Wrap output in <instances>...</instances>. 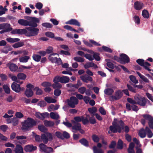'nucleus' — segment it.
<instances>
[{"mask_svg": "<svg viewBox=\"0 0 153 153\" xmlns=\"http://www.w3.org/2000/svg\"><path fill=\"white\" fill-rule=\"evenodd\" d=\"M41 139L46 144L48 142V138L47 137V135L46 134V132L45 134H41Z\"/></svg>", "mask_w": 153, "mask_h": 153, "instance_id": "bb28decb", "label": "nucleus"}, {"mask_svg": "<svg viewBox=\"0 0 153 153\" xmlns=\"http://www.w3.org/2000/svg\"><path fill=\"white\" fill-rule=\"evenodd\" d=\"M45 100L48 103H54L56 102V100L50 96H47L45 98Z\"/></svg>", "mask_w": 153, "mask_h": 153, "instance_id": "412c9836", "label": "nucleus"}, {"mask_svg": "<svg viewBox=\"0 0 153 153\" xmlns=\"http://www.w3.org/2000/svg\"><path fill=\"white\" fill-rule=\"evenodd\" d=\"M142 117L143 118L141 120V123L143 125H145L146 121H148L149 122H150L153 120L152 117L149 114H144L142 115Z\"/></svg>", "mask_w": 153, "mask_h": 153, "instance_id": "9d476101", "label": "nucleus"}, {"mask_svg": "<svg viewBox=\"0 0 153 153\" xmlns=\"http://www.w3.org/2000/svg\"><path fill=\"white\" fill-rule=\"evenodd\" d=\"M6 40L8 42L12 43L19 42L20 40L19 38H12L11 37L7 38H6Z\"/></svg>", "mask_w": 153, "mask_h": 153, "instance_id": "393cba45", "label": "nucleus"}, {"mask_svg": "<svg viewBox=\"0 0 153 153\" xmlns=\"http://www.w3.org/2000/svg\"><path fill=\"white\" fill-rule=\"evenodd\" d=\"M65 23L67 24L74 25L78 27L80 26V23L76 19H71L66 22Z\"/></svg>", "mask_w": 153, "mask_h": 153, "instance_id": "2eb2a0df", "label": "nucleus"}, {"mask_svg": "<svg viewBox=\"0 0 153 153\" xmlns=\"http://www.w3.org/2000/svg\"><path fill=\"white\" fill-rule=\"evenodd\" d=\"M7 66L9 67L10 70L11 71H16L18 69V67L16 64L9 63L7 64Z\"/></svg>", "mask_w": 153, "mask_h": 153, "instance_id": "dca6fc26", "label": "nucleus"}, {"mask_svg": "<svg viewBox=\"0 0 153 153\" xmlns=\"http://www.w3.org/2000/svg\"><path fill=\"white\" fill-rule=\"evenodd\" d=\"M32 136L35 138L36 141L38 142L40 140V137L39 135H37L34 132H32Z\"/></svg>", "mask_w": 153, "mask_h": 153, "instance_id": "0e129e2a", "label": "nucleus"}, {"mask_svg": "<svg viewBox=\"0 0 153 153\" xmlns=\"http://www.w3.org/2000/svg\"><path fill=\"white\" fill-rule=\"evenodd\" d=\"M94 65V63L93 62H89L85 64L84 67L85 69H88L89 68L93 67Z\"/></svg>", "mask_w": 153, "mask_h": 153, "instance_id": "de8ad7c7", "label": "nucleus"}, {"mask_svg": "<svg viewBox=\"0 0 153 153\" xmlns=\"http://www.w3.org/2000/svg\"><path fill=\"white\" fill-rule=\"evenodd\" d=\"M124 124L123 121L120 120L114 119L112 123V126L110 127L108 133L111 132H120L124 128Z\"/></svg>", "mask_w": 153, "mask_h": 153, "instance_id": "f257e3e1", "label": "nucleus"}, {"mask_svg": "<svg viewBox=\"0 0 153 153\" xmlns=\"http://www.w3.org/2000/svg\"><path fill=\"white\" fill-rule=\"evenodd\" d=\"M41 85L45 88H46L47 87H49L52 86V84L51 83L48 82H42Z\"/></svg>", "mask_w": 153, "mask_h": 153, "instance_id": "5fc2aeb1", "label": "nucleus"}, {"mask_svg": "<svg viewBox=\"0 0 153 153\" xmlns=\"http://www.w3.org/2000/svg\"><path fill=\"white\" fill-rule=\"evenodd\" d=\"M88 111L91 114L92 117H94V114L97 111V108L95 107H94L91 108H89Z\"/></svg>", "mask_w": 153, "mask_h": 153, "instance_id": "f704fd0d", "label": "nucleus"}, {"mask_svg": "<svg viewBox=\"0 0 153 153\" xmlns=\"http://www.w3.org/2000/svg\"><path fill=\"white\" fill-rule=\"evenodd\" d=\"M44 124L46 126H52L54 125V123L51 121L45 120L44 121Z\"/></svg>", "mask_w": 153, "mask_h": 153, "instance_id": "3c124183", "label": "nucleus"}, {"mask_svg": "<svg viewBox=\"0 0 153 153\" xmlns=\"http://www.w3.org/2000/svg\"><path fill=\"white\" fill-rule=\"evenodd\" d=\"M16 138L18 140V143L22 144H25L27 141V137L24 136H17Z\"/></svg>", "mask_w": 153, "mask_h": 153, "instance_id": "f3484780", "label": "nucleus"}, {"mask_svg": "<svg viewBox=\"0 0 153 153\" xmlns=\"http://www.w3.org/2000/svg\"><path fill=\"white\" fill-rule=\"evenodd\" d=\"M30 59V57L28 56H22L19 59V61L22 62H27L28 59Z\"/></svg>", "mask_w": 153, "mask_h": 153, "instance_id": "cd10ccee", "label": "nucleus"}, {"mask_svg": "<svg viewBox=\"0 0 153 153\" xmlns=\"http://www.w3.org/2000/svg\"><path fill=\"white\" fill-rule=\"evenodd\" d=\"M102 50L105 52H107L109 53H111L112 52V50L110 48L105 46H103L102 47Z\"/></svg>", "mask_w": 153, "mask_h": 153, "instance_id": "6e6d98bb", "label": "nucleus"}, {"mask_svg": "<svg viewBox=\"0 0 153 153\" xmlns=\"http://www.w3.org/2000/svg\"><path fill=\"white\" fill-rule=\"evenodd\" d=\"M27 29H26V27L24 28L23 29H18L17 30V33L18 34L22 35V34H25V36H27Z\"/></svg>", "mask_w": 153, "mask_h": 153, "instance_id": "a878e982", "label": "nucleus"}, {"mask_svg": "<svg viewBox=\"0 0 153 153\" xmlns=\"http://www.w3.org/2000/svg\"><path fill=\"white\" fill-rule=\"evenodd\" d=\"M53 48L51 46H49L46 50V53L48 54H52L53 52Z\"/></svg>", "mask_w": 153, "mask_h": 153, "instance_id": "bf43d9fd", "label": "nucleus"}, {"mask_svg": "<svg viewBox=\"0 0 153 153\" xmlns=\"http://www.w3.org/2000/svg\"><path fill=\"white\" fill-rule=\"evenodd\" d=\"M38 128L41 132L45 133L47 131V129L42 125L38 126Z\"/></svg>", "mask_w": 153, "mask_h": 153, "instance_id": "ea45409f", "label": "nucleus"}, {"mask_svg": "<svg viewBox=\"0 0 153 153\" xmlns=\"http://www.w3.org/2000/svg\"><path fill=\"white\" fill-rule=\"evenodd\" d=\"M139 135L141 138H144L146 136V130H144L143 129H141L139 132Z\"/></svg>", "mask_w": 153, "mask_h": 153, "instance_id": "58836bf2", "label": "nucleus"}, {"mask_svg": "<svg viewBox=\"0 0 153 153\" xmlns=\"http://www.w3.org/2000/svg\"><path fill=\"white\" fill-rule=\"evenodd\" d=\"M11 88L16 93H19L25 90L24 87L21 88L20 85L15 82H13L11 84Z\"/></svg>", "mask_w": 153, "mask_h": 153, "instance_id": "0eeeda50", "label": "nucleus"}, {"mask_svg": "<svg viewBox=\"0 0 153 153\" xmlns=\"http://www.w3.org/2000/svg\"><path fill=\"white\" fill-rule=\"evenodd\" d=\"M51 117L53 119H57L59 118L58 114L56 112H51L50 113Z\"/></svg>", "mask_w": 153, "mask_h": 153, "instance_id": "c756f323", "label": "nucleus"}, {"mask_svg": "<svg viewBox=\"0 0 153 153\" xmlns=\"http://www.w3.org/2000/svg\"><path fill=\"white\" fill-rule=\"evenodd\" d=\"M135 23L137 25H139L140 23V20L139 16H135L133 17Z\"/></svg>", "mask_w": 153, "mask_h": 153, "instance_id": "13d9d810", "label": "nucleus"}, {"mask_svg": "<svg viewBox=\"0 0 153 153\" xmlns=\"http://www.w3.org/2000/svg\"><path fill=\"white\" fill-rule=\"evenodd\" d=\"M13 29L10 27V25L8 23H2L0 24V30Z\"/></svg>", "mask_w": 153, "mask_h": 153, "instance_id": "aec40b11", "label": "nucleus"}, {"mask_svg": "<svg viewBox=\"0 0 153 153\" xmlns=\"http://www.w3.org/2000/svg\"><path fill=\"white\" fill-rule=\"evenodd\" d=\"M92 139L95 142H98L100 138L98 136L95 134H94L92 136Z\"/></svg>", "mask_w": 153, "mask_h": 153, "instance_id": "338daca9", "label": "nucleus"}, {"mask_svg": "<svg viewBox=\"0 0 153 153\" xmlns=\"http://www.w3.org/2000/svg\"><path fill=\"white\" fill-rule=\"evenodd\" d=\"M27 36L31 37L37 36L39 32V29L34 27H26Z\"/></svg>", "mask_w": 153, "mask_h": 153, "instance_id": "20e7f679", "label": "nucleus"}, {"mask_svg": "<svg viewBox=\"0 0 153 153\" xmlns=\"http://www.w3.org/2000/svg\"><path fill=\"white\" fill-rule=\"evenodd\" d=\"M79 142L83 145L87 146H88V141L85 139H82L79 140Z\"/></svg>", "mask_w": 153, "mask_h": 153, "instance_id": "680f3d73", "label": "nucleus"}, {"mask_svg": "<svg viewBox=\"0 0 153 153\" xmlns=\"http://www.w3.org/2000/svg\"><path fill=\"white\" fill-rule=\"evenodd\" d=\"M68 104L70 107L71 108H74L75 105L78 104V100L76 97L74 96H72L70 98V99L67 100Z\"/></svg>", "mask_w": 153, "mask_h": 153, "instance_id": "6e6552de", "label": "nucleus"}, {"mask_svg": "<svg viewBox=\"0 0 153 153\" xmlns=\"http://www.w3.org/2000/svg\"><path fill=\"white\" fill-rule=\"evenodd\" d=\"M70 79L68 77L63 76L60 77V82L62 83H66L68 82Z\"/></svg>", "mask_w": 153, "mask_h": 153, "instance_id": "5701e85b", "label": "nucleus"}, {"mask_svg": "<svg viewBox=\"0 0 153 153\" xmlns=\"http://www.w3.org/2000/svg\"><path fill=\"white\" fill-rule=\"evenodd\" d=\"M56 54H57L56 53L51 54L49 56L48 59L52 63L60 64L62 63L61 60L59 58L55 57V55Z\"/></svg>", "mask_w": 153, "mask_h": 153, "instance_id": "423d86ee", "label": "nucleus"}, {"mask_svg": "<svg viewBox=\"0 0 153 153\" xmlns=\"http://www.w3.org/2000/svg\"><path fill=\"white\" fill-rule=\"evenodd\" d=\"M33 59L36 62L39 61L41 59V56L39 55L36 54H33L32 56Z\"/></svg>", "mask_w": 153, "mask_h": 153, "instance_id": "37998d69", "label": "nucleus"}, {"mask_svg": "<svg viewBox=\"0 0 153 153\" xmlns=\"http://www.w3.org/2000/svg\"><path fill=\"white\" fill-rule=\"evenodd\" d=\"M37 147L32 144L25 146L24 148L25 151L27 152H31L37 149Z\"/></svg>", "mask_w": 153, "mask_h": 153, "instance_id": "f8f14e48", "label": "nucleus"}, {"mask_svg": "<svg viewBox=\"0 0 153 153\" xmlns=\"http://www.w3.org/2000/svg\"><path fill=\"white\" fill-rule=\"evenodd\" d=\"M52 86L54 89L57 88V89L60 88L62 87V85L59 83H54L52 85Z\"/></svg>", "mask_w": 153, "mask_h": 153, "instance_id": "49530a36", "label": "nucleus"}, {"mask_svg": "<svg viewBox=\"0 0 153 153\" xmlns=\"http://www.w3.org/2000/svg\"><path fill=\"white\" fill-rule=\"evenodd\" d=\"M42 25L46 28H51L53 27L52 24L48 23H44L42 24Z\"/></svg>", "mask_w": 153, "mask_h": 153, "instance_id": "4d7b16f0", "label": "nucleus"}, {"mask_svg": "<svg viewBox=\"0 0 153 153\" xmlns=\"http://www.w3.org/2000/svg\"><path fill=\"white\" fill-rule=\"evenodd\" d=\"M86 88L84 87H82L78 89V92L82 94L84 93L86 91Z\"/></svg>", "mask_w": 153, "mask_h": 153, "instance_id": "774afa93", "label": "nucleus"}, {"mask_svg": "<svg viewBox=\"0 0 153 153\" xmlns=\"http://www.w3.org/2000/svg\"><path fill=\"white\" fill-rule=\"evenodd\" d=\"M134 143H130L129 148L128 149V152L129 153H135L134 149Z\"/></svg>", "mask_w": 153, "mask_h": 153, "instance_id": "c85d7f7f", "label": "nucleus"}, {"mask_svg": "<svg viewBox=\"0 0 153 153\" xmlns=\"http://www.w3.org/2000/svg\"><path fill=\"white\" fill-rule=\"evenodd\" d=\"M136 62L141 66H144V60L143 59H138L136 60Z\"/></svg>", "mask_w": 153, "mask_h": 153, "instance_id": "864d4df0", "label": "nucleus"}, {"mask_svg": "<svg viewBox=\"0 0 153 153\" xmlns=\"http://www.w3.org/2000/svg\"><path fill=\"white\" fill-rule=\"evenodd\" d=\"M144 6L143 4L141 2L136 1L134 4V7L136 10H139L142 9Z\"/></svg>", "mask_w": 153, "mask_h": 153, "instance_id": "4468645a", "label": "nucleus"}, {"mask_svg": "<svg viewBox=\"0 0 153 153\" xmlns=\"http://www.w3.org/2000/svg\"><path fill=\"white\" fill-rule=\"evenodd\" d=\"M146 133L147 134L149 138H151L152 137L153 134L149 128L146 127Z\"/></svg>", "mask_w": 153, "mask_h": 153, "instance_id": "09e8293b", "label": "nucleus"}, {"mask_svg": "<svg viewBox=\"0 0 153 153\" xmlns=\"http://www.w3.org/2000/svg\"><path fill=\"white\" fill-rule=\"evenodd\" d=\"M65 29L69 30L71 31H74L75 32L79 33V31L76 30L75 29L72 28V27L68 25H65L63 27Z\"/></svg>", "mask_w": 153, "mask_h": 153, "instance_id": "c9c22d12", "label": "nucleus"}, {"mask_svg": "<svg viewBox=\"0 0 153 153\" xmlns=\"http://www.w3.org/2000/svg\"><path fill=\"white\" fill-rule=\"evenodd\" d=\"M110 60L109 59H106V61L107 62L106 65L109 68L111 69H114V65L112 62H110Z\"/></svg>", "mask_w": 153, "mask_h": 153, "instance_id": "a19ab883", "label": "nucleus"}, {"mask_svg": "<svg viewBox=\"0 0 153 153\" xmlns=\"http://www.w3.org/2000/svg\"><path fill=\"white\" fill-rule=\"evenodd\" d=\"M120 63L123 64L128 63L130 62V59L128 56L124 53H122L120 54Z\"/></svg>", "mask_w": 153, "mask_h": 153, "instance_id": "9b49d317", "label": "nucleus"}, {"mask_svg": "<svg viewBox=\"0 0 153 153\" xmlns=\"http://www.w3.org/2000/svg\"><path fill=\"white\" fill-rule=\"evenodd\" d=\"M36 124V122L30 118H28L22 123V128L24 131L29 130Z\"/></svg>", "mask_w": 153, "mask_h": 153, "instance_id": "7ed1b4c3", "label": "nucleus"}, {"mask_svg": "<svg viewBox=\"0 0 153 153\" xmlns=\"http://www.w3.org/2000/svg\"><path fill=\"white\" fill-rule=\"evenodd\" d=\"M112 88H108L104 90L105 94L108 95H111L114 92Z\"/></svg>", "mask_w": 153, "mask_h": 153, "instance_id": "7c9ffc66", "label": "nucleus"}, {"mask_svg": "<svg viewBox=\"0 0 153 153\" xmlns=\"http://www.w3.org/2000/svg\"><path fill=\"white\" fill-rule=\"evenodd\" d=\"M14 151L15 153H24L23 148L19 144L16 145Z\"/></svg>", "mask_w": 153, "mask_h": 153, "instance_id": "6ab92c4d", "label": "nucleus"}, {"mask_svg": "<svg viewBox=\"0 0 153 153\" xmlns=\"http://www.w3.org/2000/svg\"><path fill=\"white\" fill-rule=\"evenodd\" d=\"M123 93L126 96H129L128 91L127 89L122 90H117L115 92V96H122L123 95Z\"/></svg>", "mask_w": 153, "mask_h": 153, "instance_id": "a211bd4d", "label": "nucleus"}, {"mask_svg": "<svg viewBox=\"0 0 153 153\" xmlns=\"http://www.w3.org/2000/svg\"><path fill=\"white\" fill-rule=\"evenodd\" d=\"M93 58L96 60L99 61L100 60V57L99 56V54L98 53H95L93 55Z\"/></svg>", "mask_w": 153, "mask_h": 153, "instance_id": "e2e57ef3", "label": "nucleus"}, {"mask_svg": "<svg viewBox=\"0 0 153 153\" xmlns=\"http://www.w3.org/2000/svg\"><path fill=\"white\" fill-rule=\"evenodd\" d=\"M83 119V116H77L75 117L74 118V121L76 123H78L82 121V120Z\"/></svg>", "mask_w": 153, "mask_h": 153, "instance_id": "052dcab7", "label": "nucleus"}, {"mask_svg": "<svg viewBox=\"0 0 153 153\" xmlns=\"http://www.w3.org/2000/svg\"><path fill=\"white\" fill-rule=\"evenodd\" d=\"M142 14L143 17L146 19H148L149 17V13L146 10H144L142 12Z\"/></svg>", "mask_w": 153, "mask_h": 153, "instance_id": "4c0bfd02", "label": "nucleus"}, {"mask_svg": "<svg viewBox=\"0 0 153 153\" xmlns=\"http://www.w3.org/2000/svg\"><path fill=\"white\" fill-rule=\"evenodd\" d=\"M25 96H33V92L31 89L27 88L25 93Z\"/></svg>", "mask_w": 153, "mask_h": 153, "instance_id": "72a5a7b5", "label": "nucleus"}, {"mask_svg": "<svg viewBox=\"0 0 153 153\" xmlns=\"http://www.w3.org/2000/svg\"><path fill=\"white\" fill-rule=\"evenodd\" d=\"M93 150L94 153H104V151L101 148H98L96 146L93 147Z\"/></svg>", "mask_w": 153, "mask_h": 153, "instance_id": "2f4dec72", "label": "nucleus"}, {"mask_svg": "<svg viewBox=\"0 0 153 153\" xmlns=\"http://www.w3.org/2000/svg\"><path fill=\"white\" fill-rule=\"evenodd\" d=\"M129 78L130 80L134 83L137 84L138 83V80L136 79L135 77L133 75H130L129 76Z\"/></svg>", "mask_w": 153, "mask_h": 153, "instance_id": "603ef678", "label": "nucleus"}, {"mask_svg": "<svg viewBox=\"0 0 153 153\" xmlns=\"http://www.w3.org/2000/svg\"><path fill=\"white\" fill-rule=\"evenodd\" d=\"M17 42L12 45V47L14 48H18L23 46L24 45V43L23 42Z\"/></svg>", "mask_w": 153, "mask_h": 153, "instance_id": "e433bc0d", "label": "nucleus"}, {"mask_svg": "<svg viewBox=\"0 0 153 153\" xmlns=\"http://www.w3.org/2000/svg\"><path fill=\"white\" fill-rule=\"evenodd\" d=\"M17 77L19 80H25L26 78V75L23 73H19L17 75Z\"/></svg>", "mask_w": 153, "mask_h": 153, "instance_id": "473e14b6", "label": "nucleus"}, {"mask_svg": "<svg viewBox=\"0 0 153 153\" xmlns=\"http://www.w3.org/2000/svg\"><path fill=\"white\" fill-rule=\"evenodd\" d=\"M28 17V18H26L27 19L30 20L29 21L28 25L31 27H36L38 26L37 23L39 22V19L35 17Z\"/></svg>", "mask_w": 153, "mask_h": 153, "instance_id": "39448f33", "label": "nucleus"}, {"mask_svg": "<svg viewBox=\"0 0 153 153\" xmlns=\"http://www.w3.org/2000/svg\"><path fill=\"white\" fill-rule=\"evenodd\" d=\"M31 68L30 66H26L24 65H21L17 70V71L18 72H22L23 71V69H30Z\"/></svg>", "mask_w": 153, "mask_h": 153, "instance_id": "79ce46f5", "label": "nucleus"}, {"mask_svg": "<svg viewBox=\"0 0 153 153\" xmlns=\"http://www.w3.org/2000/svg\"><path fill=\"white\" fill-rule=\"evenodd\" d=\"M74 59L76 61L79 62H82L84 61V58L79 56L75 57Z\"/></svg>", "mask_w": 153, "mask_h": 153, "instance_id": "8fccbe9b", "label": "nucleus"}, {"mask_svg": "<svg viewBox=\"0 0 153 153\" xmlns=\"http://www.w3.org/2000/svg\"><path fill=\"white\" fill-rule=\"evenodd\" d=\"M3 88L5 93L8 94L10 93V89L7 85H4L3 86Z\"/></svg>", "mask_w": 153, "mask_h": 153, "instance_id": "c03bdc74", "label": "nucleus"}, {"mask_svg": "<svg viewBox=\"0 0 153 153\" xmlns=\"http://www.w3.org/2000/svg\"><path fill=\"white\" fill-rule=\"evenodd\" d=\"M40 148V151L45 152L47 146L46 145L43 143H41L40 144L39 146Z\"/></svg>", "mask_w": 153, "mask_h": 153, "instance_id": "a18cd8bd", "label": "nucleus"}, {"mask_svg": "<svg viewBox=\"0 0 153 153\" xmlns=\"http://www.w3.org/2000/svg\"><path fill=\"white\" fill-rule=\"evenodd\" d=\"M29 21L23 19H20L18 20V23L20 25L22 26H27L28 25Z\"/></svg>", "mask_w": 153, "mask_h": 153, "instance_id": "4be33fe9", "label": "nucleus"}, {"mask_svg": "<svg viewBox=\"0 0 153 153\" xmlns=\"http://www.w3.org/2000/svg\"><path fill=\"white\" fill-rule=\"evenodd\" d=\"M46 36L50 38H53L54 37V34L52 32H48L45 33Z\"/></svg>", "mask_w": 153, "mask_h": 153, "instance_id": "69168bd1", "label": "nucleus"}, {"mask_svg": "<svg viewBox=\"0 0 153 153\" xmlns=\"http://www.w3.org/2000/svg\"><path fill=\"white\" fill-rule=\"evenodd\" d=\"M12 49V48L10 46H6L4 47L3 49L1 50V51L2 52L7 54L9 51H11Z\"/></svg>", "mask_w": 153, "mask_h": 153, "instance_id": "b1692460", "label": "nucleus"}, {"mask_svg": "<svg viewBox=\"0 0 153 153\" xmlns=\"http://www.w3.org/2000/svg\"><path fill=\"white\" fill-rule=\"evenodd\" d=\"M72 124V131L74 132H76L80 128L81 124L78 123H76L74 120H71Z\"/></svg>", "mask_w": 153, "mask_h": 153, "instance_id": "1a4fd4ad", "label": "nucleus"}, {"mask_svg": "<svg viewBox=\"0 0 153 153\" xmlns=\"http://www.w3.org/2000/svg\"><path fill=\"white\" fill-rule=\"evenodd\" d=\"M127 100L128 102L131 104H138L142 106L146 105L147 100L142 96H135L134 100L128 98Z\"/></svg>", "mask_w": 153, "mask_h": 153, "instance_id": "f03ea898", "label": "nucleus"}, {"mask_svg": "<svg viewBox=\"0 0 153 153\" xmlns=\"http://www.w3.org/2000/svg\"><path fill=\"white\" fill-rule=\"evenodd\" d=\"M80 78L82 80L86 83H88V81L91 82L93 81L92 77L86 74L81 76Z\"/></svg>", "mask_w": 153, "mask_h": 153, "instance_id": "ddd939ff", "label": "nucleus"}]
</instances>
